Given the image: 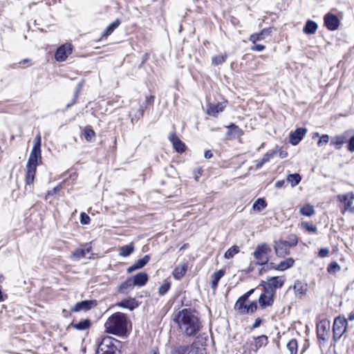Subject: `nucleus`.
I'll return each mask as SVG.
<instances>
[{"instance_id":"f257e3e1","label":"nucleus","mask_w":354,"mask_h":354,"mask_svg":"<svg viewBox=\"0 0 354 354\" xmlns=\"http://www.w3.org/2000/svg\"><path fill=\"white\" fill-rule=\"evenodd\" d=\"M174 316V321L177 323L181 332L187 337L196 335L203 327L200 319L190 309L184 308Z\"/></svg>"},{"instance_id":"f03ea898","label":"nucleus","mask_w":354,"mask_h":354,"mask_svg":"<svg viewBox=\"0 0 354 354\" xmlns=\"http://www.w3.org/2000/svg\"><path fill=\"white\" fill-rule=\"evenodd\" d=\"M127 325L125 314L118 312L111 315L104 323L105 332L120 337H127Z\"/></svg>"},{"instance_id":"7ed1b4c3","label":"nucleus","mask_w":354,"mask_h":354,"mask_svg":"<svg viewBox=\"0 0 354 354\" xmlns=\"http://www.w3.org/2000/svg\"><path fill=\"white\" fill-rule=\"evenodd\" d=\"M121 344L120 341L110 336L104 337L98 344L96 354H115L118 346L115 344Z\"/></svg>"},{"instance_id":"20e7f679","label":"nucleus","mask_w":354,"mask_h":354,"mask_svg":"<svg viewBox=\"0 0 354 354\" xmlns=\"http://www.w3.org/2000/svg\"><path fill=\"white\" fill-rule=\"evenodd\" d=\"M271 252V248L266 243H262L257 245L253 255L256 259V265H266L269 261V254Z\"/></svg>"},{"instance_id":"39448f33","label":"nucleus","mask_w":354,"mask_h":354,"mask_svg":"<svg viewBox=\"0 0 354 354\" xmlns=\"http://www.w3.org/2000/svg\"><path fill=\"white\" fill-rule=\"evenodd\" d=\"M297 240L294 237L290 241L280 240L274 243V250L277 256L283 257L290 253V248L296 245Z\"/></svg>"},{"instance_id":"423d86ee","label":"nucleus","mask_w":354,"mask_h":354,"mask_svg":"<svg viewBox=\"0 0 354 354\" xmlns=\"http://www.w3.org/2000/svg\"><path fill=\"white\" fill-rule=\"evenodd\" d=\"M348 329V321L344 317H337L335 319L333 326V339L339 340Z\"/></svg>"},{"instance_id":"0eeeda50","label":"nucleus","mask_w":354,"mask_h":354,"mask_svg":"<svg viewBox=\"0 0 354 354\" xmlns=\"http://www.w3.org/2000/svg\"><path fill=\"white\" fill-rule=\"evenodd\" d=\"M330 324L327 319H322L317 324V335L319 339L326 341L329 335Z\"/></svg>"},{"instance_id":"6e6552de","label":"nucleus","mask_w":354,"mask_h":354,"mask_svg":"<svg viewBox=\"0 0 354 354\" xmlns=\"http://www.w3.org/2000/svg\"><path fill=\"white\" fill-rule=\"evenodd\" d=\"M338 200L344 203V210L342 213L344 212L348 211L350 212H354V194L353 192H348L345 194H339L337 196Z\"/></svg>"},{"instance_id":"1a4fd4ad","label":"nucleus","mask_w":354,"mask_h":354,"mask_svg":"<svg viewBox=\"0 0 354 354\" xmlns=\"http://www.w3.org/2000/svg\"><path fill=\"white\" fill-rule=\"evenodd\" d=\"M72 46L71 44L66 43L59 46L55 54V58L57 62H64L68 56L72 53Z\"/></svg>"},{"instance_id":"9d476101","label":"nucleus","mask_w":354,"mask_h":354,"mask_svg":"<svg viewBox=\"0 0 354 354\" xmlns=\"http://www.w3.org/2000/svg\"><path fill=\"white\" fill-rule=\"evenodd\" d=\"M284 280L279 277H272L267 279V281L265 283L264 289L265 291L272 290L273 295H275L276 290L283 286Z\"/></svg>"},{"instance_id":"9b49d317","label":"nucleus","mask_w":354,"mask_h":354,"mask_svg":"<svg viewBox=\"0 0 354 354\" xmlns=\"http://www.w3.org/2000/svg\"><path fill=\"white\" fill-rule=\"evenodd\" d=\"M97 306L96 300H84L77 302L72 308L71 311L74 313L80 311H88Z\"/></svg>"},{"instance_id":"f8f14e48","label":"nucleus","mask_w":354,"mask_h":354,"mask_svg":"<svg viewBox=\"0 0 354 354\" xmlns=\"http://www.w3.org/2000/svg\"><path fill=\"white\" fill-rule=\"evenodd\" d=\"M254 289H251L237 299L234 305V308L237 310L240 314H244V309H245V301L254 292Z\"/></svg>"},{"instance_id":"ddd939ff","label":"nucleus","mask_w":354,"mask_h":354,"mask_svg":"<svg viewBox=\"0 0 354 354\" xmlns=\"http://www.w3.org/2000/svg\"><path fill=\"white\" fill-rule=\"evenodd\" d=\"M324 24L328 30H335L339 26V20L335 15L328 13L324 16Z\"/></svg>"},{"instance_id":"4468645a","label":"nucleus","mask_w":354,"mask_h":354,"mask_svg":"<svg viewBox=\"0 0 354 354\" xmlns=\"http://www.w3.org/2000/svg\"><path fill=\"white\" fill-rule=\"evenodd\" d=\"M274 295L272 290L265 291V293L261 294L259 299V303L260 306L264 308L268 306L272 305L274 301Z\"/></svg>"},{"instance_id":"2eb2a0df","label":"nucleus","mask_w":354,"mask_h":354,"mask_svg":"<svg viewBox=\"0 0 354 354\" xmlns=\"http://www.w3.org/2000/svg\"><path fill=\"white\" fill-rule=\"evenodd\" d=\"M307 133L305 128H297L295 131L290 134V142L292 145H297Z\"/></svg>"},{"instance_id":"dca6fc26","label":"nucleus","mask_w":354,"mask_h":354,"mask_svg":"<svg viewBox=\"0 0 354 354\" xmlns=\"http://www.w3.org/2000/svg\"><path fill=\"white\" fill-rule=\"evenodd\" d=\"M91 250V247L88 244H86L82 248H77L71 255V258L75 261H79L82 258L86 257Z\"/></svg>"},{"instance_id":"f3484780","label":"nucleus","mask_w":354,"mask_h":354,"mask_svg":"<svg viewBox=\"0 0 354 354\" xmlns=\"http://www.w3.org/2000/svg\"><path fill=\"white\" fill-rule=\"evenodd\" d=\"M292 288L295 295L299 298H301L306 294L308 290V286L307 283L299 280H297L295 281Z\"/></svg>"},{"instance_id":"a211bd4d","label":"nucleus","mask_w":354,"mask_h":354,"mask_svg":"<svg viewBox=\"0 0 354 354\" xmlns=\"http://www.w3.org/2000/svg\"><path fill=\"white\" fill-rule=\"evenodd\" d=\"M169 139L176 151L182 153L185 151V144L178 138L175 133H170Z\"/></svg>"},{"instance_id":"6ab92c4d","label":"nucleus","mask_w":354,"mask_h":354,"mask_svg":"<svg viewBox=\"0 0 354 354\" xmlns=\"http://www.w3.org/2000/svg\"><path fill=\"white\" fill-rule=\"evenodd\" d=\"M348 136L349 133L346 131L341 135L333 137L330 140V145H335L337 149H339L342 145L348 140Z\"/></svg>"},{"instance_id":"aec40b11","label":"nucleus","mask_w":354,"mask_h":354,"mask_svg":"<svg viewBox=\"0 0 354 354\" xmlns=\"http://www.w3.org/2000/svg\"><path fill=\"white\" fill-rule=\"evenodd\" d=\"M41 159V149L32 147V149L29 155L27 164L32 165H38V161Z\"/></svg>"},{"instance_id":"412c9836","label":"nucleus","mask_w":354,"mask_h":354,"mask_svg":"<svg viewBox=\"0 0 354 354\" xmlns=\"http://www.w3.org/2000/svg\"><path fill=\"white\" fill-rule=\"evenodd\" d=\"M150 260V256L147 254L142 259L136 261L131 266L127 269V272L131 273L136 270L141 269L145 267Z\"/></svg>"},{"instance_id":"4be33fe9","label":"nucleus","mask_w":354,"mask_h":354,"mask_svg":"<svg viewBox=\"0 0 354 354\" xmlns=\"http://www.w3.org/2000/svg\"><path fill=\"white\" fill-rule=\"evenodd\" d=\"M37 165H26V183L27 185L33 183L37 170Z\"/></svg>"},{"instance_id":"5701e85b","label":"nucleus","mask_w":354,"mask_h":354,"mask_svg":"<svg viewBox=\"0 0 354 354\" xmlns=\"http://www.w3.org/2000/svg\"><path fill=\"white\" fill-rule=\"evenodd\" d=\"M120 307L133 310L139 306V303L134 298L126 299L118 303Z\"/></svg>"},{"instance_id":"b1692460","label":"nucleus","mask_w":354,"mask_h":354,"mask_svg":"<svg viewBox=\"0 0 354 354\" xmlns=\"http://www.w3.org/2000/svg\"><path fill=\"white\" fill-rule=\"evenodd\" d=\"M294 262L295 261L293 259L288 258L286 260L281 261L277 266H274L273 263H271L270 265L271 268L275 270L283 271L291 268L293 266Z\"/></svg>"},{"instance_id":"393cba45","label":"nucleus","mask_w":354,"mask_h":354,"mask_svg":"<svg viewBox=\"0 0 354 354\" xmlns=\"http://www.w3.org/2000/svg\"><path fill=\"white\" fill-rule=\"evenodd\" d=\"M133 283L137 286H143L148 281V275L145 272H139L132 279Z\"/></svg>"},{"instance_id":"a878e982","label":"nucleus","mask_w":354,"mask_h":354,"mask_svg":"<svg viewBox=\"0 0 354 354\" xmlns=\"http://www.w3.org/2000/svg\"><path fill=\"white\" fill-rule=\"evenodd\" d=\"M318 26L316 22L312 20H308L306 25L303 27L302 31L307 35H313L316 32Z\"/></svg>"},{"instance_id":"bb28decb","label":"nucleus","mask_w":354,"mask_h":354,"mask_svg":"<svg viewBox=\"0 0 354 354\" xmlns=\"http://www.w3.org/2000/svg\"><path fill=\"white\" fill-rule=\"evenodd\" d=\"M134 286L132 279L128 278L120 286L119 292L120 293L127 294L133 289Z\"/></svg>"},{"instance_id":"cd10ccee","label":"nucleus","mask_w":354,"mask_h":354,"mask_svg":"<svg viewBox=\"0 0 354 354\" xmlns=\"http://www.w3.org/2000/svg\"><path fill=\"white\" fill-rule=\"evenodd\" d=\"M223 109H224V105L222 103H218L216 104L210 105L207 109V113L209 115L216 117L217 114L219 112L223 111Z\"/></svg>"},{"instance_id":"c85d7f7f","label":"nucleus","mask_w":354,"mask_h":354,"mask_svg":"<svg viewBox=\"0 0 354 354\" xmlns=\"http://www.w3.org/2000/svg\"><path fill=\"white\" fill-rule=\"evenodd\" d=\"M134 248L133 243L122 246L119 249V255L123 257H129L134 251Z\"/></svg>"},{"instance_id":"c756f323","label":"nucleus","mask_w":354,"mask_h":354,"mask_svg":"<svg viewBox=\"0 0 354 354\" xmlns=\"http://www.w3.org/2000/svg\"><path fill=\"white\" fill-rule=\"evenodd\" d=\"M268 342V339L266 335H262L257 337H254V347L255 351H257L263 346H266Z\"/></svg>"},{"instance_id":"7c9ffc66","label":"nucleus","mask_w":354,"mask_h":354,"mask_svg":"<svg viewBox=\"0 0 354 354\" xmlns=\"http://www.w3.org/2000/svg\"><path fill=\"white\" fill-rule=\"evenodd\" d=\"M187 266L183 264L181 266L175 268L173 271V276L176 279H180L186 273Z\"/></svg>"},{"instance_id":"2f4dec72","label":"nucleus","mask_w":354,"mask_h":354,"mask_svg":"<svg viewBox=\"0 0 354 354\" xmlns=\"http://www.w3.org/2000/svg\"><path fill=\"white\" fill-rule=\"evenodd\" d=\"M71 326L78 330H84L90 328L91 321L88 319H86L76 324L72 323Z\"/></svg>"},{"instance_id":"473e14b6","label":"nucleus","mask_w":354,"mask_h":354,"mask_svg":"<svg viewBox=\"0 0 354 354\" xmlns=\"http://www.w3.org/2000/svg\"><path fill=\"white\" fill-rule=\"evenodd\" d=\"M119 19H115L113 23L110 24L102 33L103 36L107 37L110 35L120 24Z\"/></svg>"},{"instance_id":"72a5a7b5","label":"nucleus","mask_w":354,"mask_h":354,"mask_svg":"<svg viewBox=\"0 0 354 354\" xmlns=\"http://www.w3.org/2000/svg\"><path fill=\"white\" fill-rule=\"evenodd\" d=\"M299 212L304 216L310 217L315 213L314 207L311 205H306L300 207Z\"/></svg>"},{"instance_id":"f704fd0d","label":"nucleus","mask_w":354,"mask_h":354,"mask_svg":"<svg viewBox=\"0 0 354 354\" xmlns=\"http://www.w3.org/2000/svg\"><path fill=\"white\" fill-rule=\"evenodd\" d=\"M224 274V270H219L212 274V281L211 283V287L212 288H216L217 287L219 280L223 277Z\"/></svg>"},{"instance_id":"c9c22d12","label":"nucleus","mask_w":354,"mask_h":354,"mask_svg":"<svg viewBox=\"0 0 354 354\" xmlns=\"http://www.w3.org/2000/svg\"><path fill=\"white\" fill-rule=\"evenodd\" d=\"M228 131L227 132V134L228 136L234 135V136H241L242 135L243 132L242 130L236 126L234 123H231L228 127Z\"/></svg>"},{"instance_id":"e433bc0d","label":"nucleus","mask_w":354,"mask_h":354,"mask_svg":"<svg viewBox=\"0 0 354 354\" xmlns=\"http://www.w3.org/2000/svg\"><path fill=\"white\" fill-rule=\"evenodd\" d=\"M297 342L295 339H291L287 344V348L290 354H297Z\"/></svg>"},{"instance_id":"4c0bfd02","label":"nucleus","mask_w":354,"mask_h":354,"mask_svg":"<svg viewBox=\"0 0 354 354\" xmlns=\"http://www.w3.org/2000/svg\"><path fill=\"white\" fill-rule=\"evenodd\" d=\"M267 206V203L263 198H258L253 204L252 207L254 210L261 211Z\"/></svg>"},{"instance_id":"58836bf2","label":"nucleus","mask_w":354,"mask_h":354,"mask_svg":"<svg viewBox=\"0 0 354 354\" xmlns=\"http://www.w3.org/2000/svg\"><path fill=\"white\" fill-rule=\"evenodd\" d=\"M239 248L236 245H233L225 252L224 257L227 259H230L239 253Z\"/></svg>"},{"instance_id":"ea45409f","label":"nucleus","mask_w":354,"mask_h":354,"mask_svg":"<svg viewBox=\"0 0 354 354\" xmlns=\"http://www.w3.org/2000/svg\"><path fill=\"white\" fill-rule=\"evenodd\" d=\"M301 176L299 174H289L287 177V180L290 182L292 186H296L301 181Z\"/></svg>"},{"instance_id":"a19ab883","label":"nucleus","mask_w":354,"mask_h":354,"mask_svg":"<svg viewBox=\"0 0 354 354\" xmlns=\"http://www.w3.org/2000/svg\"><path fill=\"white\" fill-rule=\"evenodd\" d=\"M341 270L340 266L336 262H331L327 268V271L329 274H335Z\"/></svg>"},{"instance_id":"79ce46f5","label":"nucleus","mask_w":354,"mask_h":354,"mask_svg":"<svg viewBox=\"0 0 354 354\" xmlns=\"http://www.w3.org/2000/svg\"><path fill=\"white\" fill-rule=\"evenodd\" d=\"M95 131L90 127H85L84 130V138L90 142L95 137Z\"/></svg>"},{"instance_id":"37998d69","label":"nucleus","mask_w":354,"mask_h":354,"mask_svg":"<svg viewBox=\"0 0 354 354\" xmlns=\"http://www.w3.org/2000/svg\"><path fill=\"white\" fill-rule=\"evenodd\" d=\"M227 55H218L212 58V63L214 65H220L224 63L226 60Z\"/></svg>"},{"instance_id":"c03bdc74","label":"nucleus","mask_w":354,"mask_h":354,"mask_svg":"<svg viewBox=\"0 0 354 354\" xmlns=\"http://www.w3.org/2000/svg\"><path fill=\"white\" fill-rule=\"evenodd\" d=\"M170 286H171L170 282H169L167 281H165L164 283L162 284L158 288L159 295H165L169 290Z\"/></svg>"},{"instance_id":"a18cd8bd","label":"nucleus","mask_w":354,"mask_h":354,"mask_svg":"<svg viewBox=\"0 0 354 354\" xmlns=\"http://www.w3.org/2000/svg\"><path fill=\"white\" fill-rule=\"evenodd\" d=\"M301 225L309 232H316L317 231L316 225L313 223L308 222H302Z\"/></svg>"},{"instance_id":"49530a36","label":"nucleus","mask_w":354,"mask_h":354,"mask_svg":"<svg viewBox=\"0 0 354 354\" xmlns=\"http://www.w3.org/2000/svg\"><path fill=\"white\" fill-rule=\"evenodd\" d=\"M263 38L264 37L262 35V33H261L259 32H257V33H254V34L251 35L250 37V41L251 42H252L253 44H255L257 41H260V40L263 39Z\"/></svg>"},{"instance_id":"de8ad7c7","label":"nucleus","mask_w":354,"mask_h":354,"mask_svg":"<svg viewBox=\"0 0 354 354\" xmlns=\"http://www.w3.org/2000/svg\"><path fill=\"white\" fill-rule=\"evenodd\" d=\"M329 136L327 134L322 135L319 141L317 142L318 147H322L325 145H326L329 141Z\"/></svg>"},{"instance_id":"09e8293b","label":"nucleus","mask_w":354,"mask_h":354,"mask_svg":"<svg viewBox=\"0 0 354 354\" xmlns=\"http://www.w3.org/2000/svg\"><path fill=\"white\" fill-rule=\"evenodd\" d=\"M62 188V183L59 184L55 187H54L52 190L48 191L46 196V199H47V197L48 196H54L56 195Z\"/></svg>"},{"instance_id":"8fccbe9b","label":"nucleus","mask_w":354,"mask_h":354,"mask_svg":"<svg viewBox=\"0 0 354 354\" xmlns=\"http://www.w3.org/2000/svg\"><path fill=\"white\" fill-rule=\"evenodd\" d=\"M90 217L84 212L80 214V223L83 225H87L90 223Z\"/></svg>"},{"instance_id":"3c124183","label":"nucleus","mask_w":354,"mask_h":354,"mask_svg":"<svg viewBox=\"0 0 354 354\" xmlns=\"http://www.w3.org/2000/svg\"><path fill=\"white\" fill-rule=\"evenodd\" d=\"M274 153H275L274 151H268L266 154H264V156L262 158L263 162H268L270 160V158L274 156Z\"/></svg>"},{"instance_id":"603ef678","label":"nucleus","mask_w":354,"mask_h":354,"mask_svg":"<svg viewBox=\"0 0 354 354\" xmlns=\"http://www.w3.org/2000/svg\"><path fill=\"white\" fill-rule=\"evenodd\" d=\"M329 249L328 248H321L319 251V257L321 258H324L328 256Z\"/></svg>"},{"instance_id":"864d4df0","label":"nucleus","mask_w":354,"mask_h":354,"mask_svg":"<svg viewBox=\"0 0 354 354\" xmlns=\"http://www.w3.org/2000/svg\"><path fill=\"white\" fill-rule=\"evenodd\" d=\"M41 135H40V133H38L34 140L33 147L41 149Z\"/></svg>"},{"instance_id":"5fc2aeb1","label":"nucleus","mask_w":354,"mask_h":354,"mask_svg":"<svg viewBox=\"0 0 354 354\" xmlns=\"http://www.w3.org/2000/svg\"><path fill=\"white\" fill-rule=\"evenodd\" d=\"M143 113H144V110L140 108L136 113V114L135 115V117H133L131 118V122H133V121L136 120H139L141 117H142L143 115Z\"/></svg>"},{"instance_id":"6e6d98bb","label":"nucleus","mask_w":354,"mask_h":354,"mask_svg":"<svg viewBox=\"0 0 354 354\" xmlns=\"http://www.w3.org/2000/svg\"><path fill=\"white\" fill-rule=\"evenodd\" d=\"M348 140V149L351 152H354V136H351Z\"/></svg>"},{"instance_id":"4d7b16f0","label":"nucleus","mask_w":354,"mask_h":354,"mask_svg":"<svg viewBox=\"0 0 354 354\" xmlns=\"http://www.w3.org/2000/svg\"><path fill=\"white\" fill-rule=\"evenodd\" d=\"M265 46L262 44H254L251 47V50L253 51H263L265 49Z\"/></svg>"},{"instance_id":"13d9d810","label":"nucleus","mask_w":354,"mask_h":354,"mask_svg":"<svg viewBox=\"0 0 354 354\" xmlns=\"http://www.w3.org/2000/svg\"><path fill=\"white\" fill-rule=\"evenodd\" d=\"M249 313H253L257 309V304L256 301H252L248 305Z\"/></svg>"},{"instance_id":"bf43d9fd","label":"nucleus","mask_w":354,"mask_h":354,"mask_svg":"<svg viewBox=\"0 0 354 354\" xmlns=\"http://www.w3.org/2000/svg\"><path fill=\"white\" fill-rule=\"evenodd\" d=\"M188 348V346H180L177 348L176 351L178 352V354H185Z\"/></svg>"},{"instance_id":"052dcab7","label":"nucleus","mask_w":354,"mask_h":354,"mask_svg":"<svg viewBox=\"0 0 354 354\" xmlns=\"http://www.w3.org/2000/svg\"><path fill=\"white\" fill-rule=\"evenodd\" d=\"M202 174V172H201V170L200 169H198L195 171H194V179L198 181L200 176H201Z\"/></svg>"},{"instance_id":"680f3d73","label":"nucleus","mask_w":354,"mask_h":354,"mask_svg":"<svg viewBox=\"0 0 354 354\" xmlns=\"http://www.w3.org/2000/svg\"><path fill=\"white\" fill-rule=\"evenodd\" d=\"M261 322H262V320L261 318L256 319L254 323L251 326V329L258 328L261 325Z\"/></svg>"},{"instance_id":"e2e57ef3","label":"nucleus","mask_w":354,"mask_h":354,"mask_svg":"<svg viewBox=\"0 0 354 354\" xmlns=\"http://www.w3.org/2000/svg\"><path fill=\"white\" fill-rule=\"evenodd\" d=\"M260 32L262 33V35L264 37L265 36L270 35V33L272 32V30H271L270 28H264Z\"/></svg>"},{"instance_id":"0e129e2a","label":"nucleus","mask_w":354,"mask_h":354,"mask_svg":"<svg viewBox=\"0 0 354 354\" xmlns=\"http://www.w3.org/2000/svg\"><path fill=\"white\" fill-rule=\"evenodd\" d=\"M284 183H285V181L283 180H278L275 183V187L277 188H281L283 186Z\"/></svg>"},{"instance_id":"69168bd1","label":"nucleus","mask_w":354,"mask_h":354,"mask_svg":"<svg viewBox=\"0 0 354 354\" xmlns=\"http://www.w3.org/2000/svg\"><path fill=\"white\" fill-rule=\"evenodd\" d=\"M187 354H203L199 353L198 348H192Z\"/></svg>"},{"instance_id":"338daca9","label":"nucleus","mask_w":354,"mask_h":354,"mask_svg":"<svg viewBox=\"0 0 354 354\" xmlns=\"http://www.w3.org/2000/svg\"><path fill=\"white\" fill-rule=\"evenodd\" d=\"M204 156L205 158L209 159L212 157V153L210 150H207L205 152Z\"/></svg>"},{"instance_id":"774afa93","label":"nucleus","mask_w":354,"mask_h":354,"mask_svg":"<svg viewBox=\"0 0 354 354\" xmlns=\"http://www.w3.org/2000/svg\"><path fill=\"white\" fill-rule=\"evenodd\" d=\"M266 162H263V160L256 161V167L257 169L261 168Z\"/></svg>"}]
</instances>
